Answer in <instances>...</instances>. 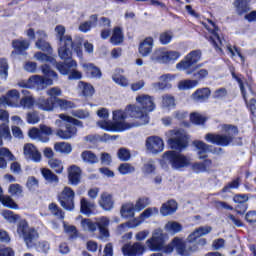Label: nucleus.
Instances as JSON below:
<instances>
[{
    "label": "nucleus",
    "mask_w": 256,
    "mask_h": 256,
    "mask_svg": "<svg viewBox=\"0 0 256 256\" xmlns=\"http://www.w3.org/2000/svg\"><path fill=\"white\" fill-rule=\"evenodd\" d=\"M94 209H95V203L89 202L87 198H81L80 212L82 213V215H87V217H89L90 215H93Z\"/></svg>",
    "instance_id": "38"
},
{
    "label": "nucleus",
    "mask_w": 256,
    "mask_h": 256,
    "mask_svg": "<svg viewBox=\"0 0 256 256\" xmlns=\"http://www.w3.org/2000/svg\"><path fill=\"white\" fill-rule=\"evenodd\" d=\"M125 41V35L123 34V28L116 26L112 30V36L110 37V43L114 46L121 45Z\"/></svg>",
    "instance_id": "37"
},
{
    "label": "nucleus",
    "mask_w": 256,
    "mask_h": 256,
    "mask_svg": "<svg viewBox=\"0 0 256 256\" xmlns=\"http://www.w3.org/2000/svg\"><path fill=\"white\" fill-rule=\"evenodd\" d=\"M117 157L120 161H129L131 159V151L127 148H120L117 151Z\"/></svg>",
    "instance_id": "62"
},
{
    "label": "nucleus",
    "mask_w": 256,
    "mask_h": 256,
    "mask_svg": "<svg viewBox=\"0 0 256 256\" xmlns=\"http://www.w3.org/2000/svg\"><path fill=\"white\" fill-rule=\"evenodd\" d=\"M48 165L50 169H53L54 173H57L58 175H61V173H63V161L57 158H52L48 161Z\"/></svg>",
    "instance_id": "46"
},
{
    "label": "nucleus",
    "mask_w": 256,
    "mask_h": 256,
    "mask_svg": "<svg viewBox=\"0 0 256 256\" xmlns=\"http://www.w3.org/2000/svg\"><path fill=\"white\" fill-rule=\"evenodd\" d=\"M34 57L37 61H41L42 63H51V65H54L60 75H68L71 73V69H77L78 67L77 60L72 58L69 60H63V62H57L53 56H49L43 52H36Z\"/></svg>",
    "instance_id": "10"
},
{
    "label": "nucleus",
    "mask_w": 256,
    "mask_h": 256,
    "mask_svg": "<svg viewBox=\"0 0 256 256\" xmlns=\"http://www.w3.org/2000/svg\"><path fill=\"white\" fill-rule=\"evenodd\" d=\"M40 172L47 183H59V176L53 173L51 169L41 168Z\"/></svg>",
    "instance_id": "42"
},
{
    "label": "nucleus",
    "mask_w": 256,
    "mask_h": 256,
    "mask_svg": "<svg viewBox=\"0 0 256 256\" xmlns=\"http://www.w3.org/2000/svg\"><path fill=\"white\" fill-rule=\"evenodd\" d=\"M197 85H199L197 80L186 79L179 82V89H195Z\"/></svg>",
    "instance_id": "59"
},
{
    "label": "nucleus",
    "mask_w": 256,
    "mask_h": 256,
    "mask_svg": "<svg viewBox=\"0 0 256 256\" xmlns=\"http://www.w3.org/2000/svg\"><path fill=\"white\" fill-rule=\"evenodd\" d=\"M57 201L65 211H73L75 209V191L73 188L66 186L57 195Z\"/></svg>",
    "instance_id": "15"
},
{
    "label": "nucleus",
    "mask_w": 256,
    "mask_h": 256,
    "mask_svg": "<svg viewBox=\"0 0 256 256\" xmlns=\"http://www.w3.org/2000/svg\"><path fill=\"white\" fill-rule=\"evenodd\" d=\"M26 121L29 125H37V123L41 121V117H39V112L37 111L28 112L26 114Z\"/></svg>",
    "instance_id": "60"
},
{
    "label": "nucleus",
    "mask_w": 256,
    "mask_h": 256,
    "mask_svg": "<svg viewBox=\"0 0 256 256\" xmlns=\"http://www.w3.org/2000/svg\"><path fill=\"white\" fill-rule=\"evenodd\" d=\"M209 97H211V89L209 87L198 88L192 95V101L195 103H205L209 101Z\"/></svg>",
    "instance_id": "24"
},
{
    "label": "nucleus",
    "mask_w": 256,
    "mask_h": 256,
    "mask_svg": "<svg viewBox=\"0 0 256 256\" xmlns=\"http://www.w3.org/2000/svg\"><path fill=\"white\" fill-rule=\"evenodd\" d=\"M146 245L150 251H163L165 249V238L163 235L153 236L146 241Z\"/></svg>",
    "instance_id": "25"
},
{
    "label": "nucleus",
    "mask_w": 256,
    "mask_h": 256,
    "mask_svg": "<svg viewBox=\"0 0 256 256\" xmlns=\"http://www.w3.org/2000/svg\"><path fill=\"white\" fill-rule=\"evenodd\" d=\"M81 225L85 231H90V233H95L99 227V222H93L89 218H85L81 221Z\"/></svg>",
    "instance_id": "49"
},
{
    "label": "nucleus",
    "mask_w": 256,
    "mask_h": 256,
    "mask_svg": "<svg viewBox=\"0 0 256 256\" xmlns=\"http://www.w3.org/2000/svg\"><path fill=\"white\" fill-rule=\"evenodd\" d=\"M68 182L70 185L77 186L81 183V168L77 165H71L68 168Z\"/></svg>",
    "instance_id": "27"
},
{
    "label": "nucleus",
    "mask_w": 256,
    "mask_h": 256,
    "mask_svg": "<svg viewBox=\"0 0 256 256\" xmlns=\"http://www.w3.org/2000/svg\"><path fill=\"white\" fill-rule=\"evenodd\" d=\"M0 77L2 79L9 77V62H7V58H0Z\"/></svg>",
    "instance_id": "56"
},
{
    "label": "nucleus",
    "mask_w": 256,
    "mask_h": 256,
    "mask_svg": "<svg viewBox=\"0 0 256 256\" xmlns=\"http://www.w3.org/2000/svg\"><path fill=\"white\" fill-rule=\"evenodd\" d=\"M48 98L39 97L36 100V107L40 109V111H46L51 113L53 111H69V109H73L75 107V103L69 100H65L61 97L63 95V91L59 87H52L46 91Z\"/></svg>",
    "instance_id": "3"
},
{
    "label": "nucleus",
    "mask_w": 256,
    "mask_h": 256,
    "mask_svg": "<svg viewBox=\"0 0 256 256\" xmlns=\"http://www.w3.org/2000/svg\"><path fill=\"white\" fill-rule=\"evenodd\" d=\"M162 105L165 109L171 111V109H175L177 104L175 103V97L169 94H166L162 97Z\"/></svg>",
    "instance_id": "50"
},
{
    "label": "nucleus",
    "mask_w": 256,
    "mask_h": 256,
    "mask_svg": "<svg viewBox=\"0 0 256 256\" xmlns=\"http://www.w3.org/2000/svg\"><path fill=\"white\" fill-rule=\"evenodd\" d=\"M215 204L217 205V207H221L222 209H226L227 211H235L237 215H245L247 209H249V204H247V202L236 204L235 207L229 205L225 201H216Z\"/></svg>",
    "instance_id": "22"
},
{
    "label": "nucleus",
    "mask_w": 256,
    "mask_h": 256,
    "mask_svg": "<svg viewBox=\"0 0 256 256\" xmlns=\"http://www.w3.org/2000/svg\"><path fill=\"white\" fill-rule=\"evenodd\" d=\"M165 229L170 233H180V231H183V225H181L179 222H168L165 225Z\"/></svg>",
    "instance_id": "61"
},
{
    "label": "nucleus",
    "mask_w": 256,
    "mask_h": 256,
    "mask_svg": "<svg viewBox=\"0 0 256 256\" xmlns=\"http://www.w3.org/2000/svg\"><path fill=\"white\" fill-rule=\"evenodd\" d=\"M31 46V42L27 39H14L12 40V47L18 55H22V53H25L27 49Z\"/></svg>",
    "instance_id": "34"
},
{
    "label": "nucleus",
    "mask_w": 256,
    "mask_h": 256,
    "mask_svg": "<svg viewBox=\"0 0 256 256\" xmlns=\"http://www.w3.org/2000/svg\"><path fill=\"white\" fill-rule=\"evenodd\" d=\"M0 203H2L4 207H8V209H19V205H17L13 201V198H11V196L2 195V197L0 198Z\"/></svg>",
    "instance_id": "58"
},
{
    "label": "nucleus",
    "mask_w": 256,
    "mask_h": 256,
    "mask_svg": "<svg viewBox=\"0 0 256 256\" xmlns=\"http://www.w3.org/2000/svg\"><path fill=\"white\" fill-rule=\"evenodd\" d=\"M82 68L88 79H101V77H103V72H101V68L97 67L93 63H83Z\"/></svg>",
    "instance_id": "23"
},
{
    "label": "nucleus",
    "mask_w": 256,
    "mask_h": 256,
    "mask_svg": "<svg viewBox=\"0 0 256 256\" xmlns=\"http://www.w3.org/2000/svg\"><path fill=\"white\" fill-rule=\"evenodd\" d=\"M212 228L211 226H201L196 228L187 238L188 243H195L199 237H203V235H209L211 233Z\"/></svg>",
    "instance_id": "32"
},
{
    "label": "nucleus",
    "mask_w": 256,
    "mask_h": 256,
    "mask_svg": "<svg viewBox=\"0 0 256 256\" xmlns=\"http://www.w3.org/2000/svg\"><path fill=\"white\" fill-rule=\"evenodd\" d=\"M181 57V52L175 50H165V48L156 49L151 59L155 63H160L161 65H173Z\"/></svg>",
    "instance_id": "14"
},
{
    "label": "nucleus",
    "mask_w": 256,
    "mask_h": 256,
    "mask_svg": "<svg viewBox=\"0 0 256 256\" xmlns=\"http://www.w3.org/2000/svg\"><path fill=\"white\" fill-rule=\"evenodd\" d=\"M98 203L104 211H111V209L115 207V200H113V195L109 194L108 192H103L101 194Z\"/></svg>",
    "instance_id": "30"
},
{
    "label": "nucleus",
    "mask_w": 256,
    "mask_h": 256,
    "mask_svg": "<svg viewBox=\"0 0 256 256\" xmlns=\"http://www.w3.org/2000/svg\"><path fill=\"white\" fill-rule=\"evenodd\" d=\"M153 37H146L139 45L138 51L142 57H149L153 51Z\"/></svg>",
    "instance_id": "31"
},
{
    "label": "nucleus",
    "mask_w": 256,
    "mask_h": 256,
    "mask_svg": "<svg viewBox=\"0 0 256 256\" xmlns=\"http://www.w3.org/2000/svg\"><path fill=\"white\" fill-rule=\"evenodd\" d=\"M40 69L46 78L39 75H33L27 81L22 80L18 82V86L22 89H33L36 87V89L43 91L46 87L53 85V79H55V81L59 79L57 72L53 71L48 64L42 65Z\"/></svg>",
    "instance_id": "6"
},
{
    "label": "nucleus",
    "mask_w": 256,
    "mask_h": 256,
    "mask_svg": "<svg viewBox=\"0 0 256 256\" xmlns=\"http://www.w3.org/2000/svg\"><path fill=\"white\" fill-rule=\"evenodd\" d=\"M193 145L198 151V159H200L202 162L193 163L191 166L192 171H194V173H211L213 169V160L207 158L209 156L205 153L219 154L223 152V148H213L212 145H209L201 140H194Z\"/></svg>",
    "instance_id": "5"
},
{
    "label": "nucleus",
    "mask_w": 256,
    "mask_h": 256,
    "mask_svg": "<svg viewBox=\"0 0 256 256\" xmlns=\"http://www.w3.org/2000/svg\"><path fill=\"white\" fill-rule=\"evenodd\" d=\"M150 203L151 201L148 197L139 198L136 201L134 208L136 209V211H143V209H145V207H147V205H149Z\"/></svg>",
    "instance_id": "63"
},
{
    "label": "nucleus",
    "mask_w": 256,
    "mask_h": 256,
    "mask_svg": "<svg viewBox=\"0 0 256 256\" xmlns=\"http://www.w3.org/2000/svg\"><path fill=\"white\" fill-rule=\"evenodd\" d=\"M98 127L100 129H104V131H112V132H123L128 129H133L135 124L129 122H111L107 120H101L98 122Z\"/></svg>",
    "instance_id": "17"
},
{
    "label": "nucleus",
    "mask_w": 256,
    "mask_h": 256,
    "mask_svg": "<svg viewBox=\"0 0 256 256\" xmlns=\"http://www.w3.org/2000/svg\"><path fill=\"white\" fill-rule=\"evenodd\" d=\"M48 210L50 211L51 215L57 217V219H65V212L57 203L52 202L48 205Z\"/></svg>",
    "instance_id": "45"
},
{
    "label": "nucleus",
    "mask_w": 256,
    "mask_h": 256,
    "mask_svg": "<svg viewBox=\"0 0 256 256\" xmlns=\"http://www.w3.org/2000/svg\"><path fill=\"white\" fill-rule=\"evenodd\" d=\"M54 151L57 153H63L64 155H69V153L73 151V147L67 142H57L54 144Z\"/></svg>",
    "instance_id": "44"
},
{
    "label": "nucleus",
    "mask_w": 256,
    "mask_h": 256,
    "mask_svg": "<svg viewBox=\"0 0 256 256\" xmlns=\"http://www.w3.org/2000/svg\"><path fill=\"white\" fill-rule=\"evenodd\" d=\"M127 115L129 117V113H127V106H126L125 111L115 110L113 112V121H114V123H125V119H127Z\"/></svg>",
    "instance_id": "54"
},
{
    "label": "nucleus",
    "mask_w": 256,
    "mask_h": 256,
    "mask_svg": "<svg viewBox=\"0 0 256 256\" xmlns=\"http://www.w3.org/2000/svg\"><path fill=\"white\" fill-rule=\"evenodd\" d=\"M244 219L248 225H256V210H249Z\"/></svg>",
    "instance_id": "64"
},
{
    "label": "nucleus",
    "mask_w": 256,
    "mask_h": 256,
    "mask_svg": "<svg viewBox=\"0 0 256 256\" xmlns=\"http://www.w3.org/2000/svg\"><path fill=\"white\" fill-rule=\"evenodd\" d=\"M24 155L25 157H29L34 163H39L41 161V152L31 143L24 145Z\"/></svg>",
    "instance_id": "28"
},
{
    "label": "nucleus",
    "mask_w": 256,
    "mask_h": 256,
    "mask_svg": "<svg viewBox=\"0 0 256 256\" xmlns=\"http://www.w3.org/2000/svg\"><path fill=\"white\" fill-rule=\"evenodd\" d=\"M208 23L212 26V28L206 26L207 31L210 33L209 36H205L207 41L214 47L215 51H222L223 47V39L219 36V26L213 22V20H208Z\"/></svg>",
    "instance_id": "16"
},
{
    "label": "nucleus",
    "mask_w": 256,
    "mask_h": 256,
    "mask_svg": "<svg viewBox=\"0 0 256 256\" xmlns=\"http://www.w3.org/2000/svg\"><path fill=\"white\" fill-rule=\"evenodd\" d=\"M36 35H38V39L35 42L37 49H40V51H44L45 53H52L53 48L51 47V44L47 42V32H45V30H37Z\"/></svg>",
    "instance_id": "21"
},
{
    "label": "nucleus",
    "mask_w": 256,
    "mask_h": 256,
    "mask_svg": "<svg viewBox=\"0 0 256 256\" xmlns=\"http://www.w3.org/2000/svg\"><path fill=\"white\" fill-rule=\"evenodd\" d=\"M168 134L170 138L167 140V145L172 151L181 153V151H185L189 147L191 136L184 129L176 128L168 131Z\"/></svg>",
    "instance_id": "11"
},
{
    "label": "nucleus",
    "mask_w": 256,
    "mask_h": 256,
    "mask_svg": "<svg viewBox=\"0 0 256 256\" xmlns=\"http://www.w3.org/2000/svg\"><path fill=\"white\" fill-rule=\"evenodd\" d=\"M173 245L178 255L189 256V252H187V246L179 238L173 239Z\"/></svg>",
    "instance_id": "48"
},
{
    "label": "nucleus",
    "mask_w": 256,
    "mask_h": 256,
    "mask_svg": "<svg viewBox=\"0 0 256 256\" xmlns=\"http://www.w3.org/2000/svg\"><path fill=\"white\" fill-rule=\"evenodd\" d=\"M135 205L126 203L121 206L120 215L123 219H133L135 217Z\"/></svg>",
    "instance_id": "39"
},
{
    "label": "nucleus",
    "mask_w": 256,
    "mask_h": 256,
    "mask_svg": "<svg viewBox=\"0 0 256 256\" xmlns=\"http://www.w3.org/2000/svg\"><path fill=\"white\" fill-rule=\"evenodd\" d=\"M239 187H241V177H237L229 182L227 185H225L221 189L220 193H229L231 189H239Z\"/></svg>",
    "instance_id": "52"
},
{
    "label": "nucleus",
    "mask_w": 256,
    "mask_h": 256,
    "mask_svg": "<svg viewBox=\"0 0 256 256\" xmlns=\"http://www.w3.org/2000/svg\"><path fill=\"white\" fill-rule=\"evenodd\" d=\"M61 120H58L56 123L58 125V129L56 130V137L62 139L63 141H69V139H73V137H77L78 127L83 129V122L73 116L60 114Z\"/></svg>",
    "instance_id": "7"
},
{
    "label": "nucleus",
    "mask_w": 256,
    "mask_h": 256,
    "mask_svg": "<svg viewBox=\"0 0 256 256\" xmlns=\"http://www.w3.org/2000/svg\"><path fill=\"white\" fill-rule=\"evenodd\" d=\"M145 147L148 153L159 155V153H162L163 149H165V142H163V138L159 136H150L145 141Z\"/></svg>",
    "instance_id": "18"
},
{
    "label": "nucleus",
    "mask_w": 256,
    "mask_h": 256,
    "mask_svg": "<svg viewBox=\"0 0 256 256\" xmlns=\"http://www.w3.org/2000/svg\"><path fill=\"white\" fill-rule=\"evenodd\" d=\"M223 129L228 134L207 133L205 141L219 147H229L235 141V136L239 135V128L233 124H225ZM229 131H232V133H229Z\"/></svg>",
    "instance_id": "8"
},
{
    "label": "nucleus",
    "mask_w": 256,
    "mask_h": 256,
    "mask_svg": "<svg viewBox=\"0 0 256 256\" xmlns=\"http://www.w3.org/2000/svg\"><path fill=\"white\" fill-rule=\"evenodd\" d=\"M56 39L58 41V57L62 61H69L73 59V51L76 53L78 59H83V44L81 42L73 41L71 35H65L66 29L63 25L55 27Z\"/></svg>",
    "instance_id": "2"
},
{
    "label": "nucleus",
    "mask_w": 256,
    "mask_h": 256,
    "mask_svg": "<svg viewBox=\"0 0 256 256\" xmlns=\"http://www.w3.org/2000/svg\"><path fill=\"white\" fill-rule=\"evenodd\" d=\"M230 73L232 75V79H235V81L238 83L240 87L242 99L244 100L246 108L250 113V117L256 118V99L251 98L249 100L247 98V90L245 89V82H243V79H245V76H243V74L235 73V67L233 66L230 67Z\"/></svg>",
    "instance_id": "12"
},
{
    "label": "nucleus",
    "mask_w": 256,
    "mask_h": 256,
    "mask_svg": "<svg viewBox=\"0 0 256 256\" xmlns=\"http://www.w3.org/2000/svg\"><path fill=\"white\" fill-rule=\"evenodd\" d=\"M21 94L17 91V89H12L7 92L6 95L0 96V105H8L9 107H13V101L11 99H19Z\"/></svg>",
    "instance_id": "36"
},
{
    "label": "nucleus",
    "mask_w": 256,
    "mask_h": 256,
    "mask_svg": "<svg viewBox=\"0 0 256 256\" xmlns=\"http://www.w3.org/2000/svg\"><path fill=\"white\" fill-rule=\"evenodd\" d=\"M122 253L125 256H141L145 253V245L141 244V242H135L133 245L130 243L124 244Z\"/></svg>",
    "instance_id": "20"
},
{
    "label": "nucleus",
    "mask_w": 256,
    "mask_h": 256,
    "mask_svg": "<svg viewBox=\"0 0 256 256\" xmlns=\"http://www.w3.org/2000/svg\"><path fill=\"white\" fill-rule=\"evenodd\" d=\"M203 53L200 49L190 51L180 62L176 64L178 71H185L186 75H193L195 81H204L209 77V70L200 69L203 64H197L201 61ZM197 69H200L197 71Z\"/></svg>",
    "instance_id": "4"
},
{
    "label": "nucleus",
    "mask_w": 256,
    "mask_h": 256,
    "mask_svg": "<svg viewBox=\"0 0 256 256\" xmlns=\"http://www.w3.org/2000/svg\"><path fill=\"white\" fill-rule=\"evenodd\" d=\"M233 6L237 15L243 17L251 11V0H234Z\"/></svg>",
    "instance_id": "26"
},
{
    "label": "nucleus",
    "mask_w": 256,
    "mask_h": 256,
    "mask_svg": "<svg viewBox=\"0 0 256 256\" xmlns=\"http://www.w3.org/2000/svg\"><path fill=\"white\" fill-rule=\"evenodd\" d=\"M15 159V155L9 148H0V169H7V161H15Z\"/></svg>",
    "instance_id": "33"
},
{
    "label": "nucleus",
    "mask_w": 256,
    "mask_h": 256,
    "mask_svg": "<svg viewBox=\"0 0 256 256\" xmlns=\"http://www.w3.org/2000/svg\"><path fill=\"white\" fill-rule=\"evenodd\" d=\"M153 213L155 215H157L159 213V208H157V207L147 208L140 214L139 218H134V219L126 222V225L130 229H135V227H139V225L143 223V220L149 219V217H151V215H153Z\"/></svg>",
    "instance_id": "19"
},
{
    "label": "nucleus",
    "mask_w": 256,
    "mask_h": 256,
    "mask_svg": "<svg viewBox=\"0 0 256 256\" xmlns=\"http://www.w3.org/2000/svg\"><path fill=\"white\" fill-rule=\"evenodd\" d=\"M160 165L162 169H169V165H171L172 169H185V167H189L191 162L189 158L181 152H177L175 150H168L163 153L162 159H160Z\"/></svg>",
    "instance_id": "9"
},
{
    "label": "nucleus",
    "mask_w": 256,
    "mask_h": 256,
    "mask_svg": "<svg viewBox=\"0 0 256 256\" xmlns=\"http://www.w3.org/2000/svg\"><path fill=\"white\" fill-rule=\"evenodd\" d=\"M107 227H109V219L102 218L98 222V228L97 229H99L100 236L104 237L105 239H107V237H109V229H107Z\"/></svg>",
    "instance_id": "47"
},
{
    "label": "nucleus",
    "mask_w": 256,
    "mask_h": 256,
    "mask_svg": "<svg viewBox=\"0 0 256 256\" xmlns=\"http://www.w3.org/2000/svg\"><path fill=\"white\" fill-rule=\"evenodd\" d=\"M173 31L166 30L159 34V43L160 45H169L173 41Z\"/></svg>",
    "instance_id": "51"
},
{
    "label": "nucleus",
    "mask_w": 256,
    "mask_h": 256,
    "mask_svg": "<svg viewBox=\"0 0 256 256\" xmlns=\"http://www.w3.org/2000/svg\"><path fill=\"white\" fill-rule=\"evenodd\" d=\"M78 87L79 89H82L83 97H93V95H95V87L89 82L80 81Z\"/></svg>",
    "instance_id": "41"
},
{
    "label": "nucleus",
    "mask_w": 256,
    "mask_h": 256,
    "mask_svg": "<svg viewBox=\"0 0 256 256\" xmlns=\"http://www.w3.org/2000/svg\"><path fill=\"white\" fill-rule=\"evenodd\" d=\"M136 102L139 106L135 104H129L127 106V113L132 119H136L132 123L134 127H141V125H147L149 123V113H153V110L156 109L155 100L153 96L148 94H141L136 97Z\"/></svg>",
    "instance_id": "1"
},
{
    "label": "nucleus",
    "mask_w": 256,
    "mask_h": 256,
    "mask_svg": "<svg viewBox=\"0 0 256 256\" xmlns=\"http://www.w3.org/2000/svg\"><path fill=\"white\" fill-rule=\"evenodd\" d=\"M3 139L5 141H11V139H13L11 129L7 123L0 124V147H3Z\"/></svg>",
    "instance_id": "40"
},
{
    "label": "nucleus",
    "mask_w": 256,
    "mask_h": 256,
    "mask_svg": "<svg viewBox=\"0 0 256 256\" xmlns=\"http://www.w3.org/2000/svg\"><path fill=\"white\" fill-rule=\"evenodd\" d=\"M17 233L19 237H22L24 243H26V247H35V239L39 237V233L35 228H29V222L25 219L19 220L17 224Z\"/></svg>",
    "instance_id": "13"
},
{
    "label": "nucleus",
    "mask_w": 256,
    "mask_h": 256,
    "mask_svg": "<svg viewBox=\"0 0 256 256\" xmlns=\"http://www.w3.org/2000/svg\"><path fill=\"white\" fill-rule=\"evenodd\" d=\"M2 216L4 219H6V221H8V223H17V221L21 219V215L15 214V212L11 210H4L2 212Z\"/></svg>",
    "instance_id": "55"
},
{
    "label": "nucleus",
    "mask_w": 256,
    "mask_h": 256,
    "mask_svg": "<svg viewBox=\"0 0 256 256\" xmlns=\"http://www.w3.org/2000/svg\"><path fill=\"white\" fill-rule=\"evenodd\" d=\"M81 158L84 163H89L90 165H95V163H99V158L93 151L85 150L81 153Z\"/></svg>",
    "instance_id": "43"
},
{
    "label": "nucleus",
    "mask_w": 256,
    "mask_h": 256,
    "mask_svg": "<svg viewBox=\"0 0 256 256\" xmlns=\"http://www.w3.org/2000/svg\"><path fill=\"white\" fill-rule=\"evenodd\" d=\"M98 22H99V16L97 14H92L90 16L89 21L82 22L79 25V31H81V33H89V31H91L93 27H97Z\"/></svg>",
    "instance_id": "35"
},
{
    "label": "nucleus",
    "mask_w": 256,
    "mask_h": 256,
    "mask_svg": "<svg viewBox=\"0 0 256 256\" xmlns=\"http://www.w3.org/2000/svg\"><path fill=\"white\" fill-rule=\"evenodd\" d=\"M177 209H179L177 201L170 199L162 204V206L160 207V213L162 217H167L169 215H173V213H176Z\"/></svg>",
    "instance_id": "29"
},
{
    "label": "nucleus",
    "mask_w": 256,
    "mask_h": 256,
    "mask_svg": "<svg viewBox=\"0 0 256 256\" xmlns=\"http://www.w3.org/2000/svg\"><path fill=\"white\" fill-rule=\"evenodd\" d=\"M190 121L193 125H205V123H207V117L197 112H193L190 114Z\"/></svg>",
    "instance_id": "57"
},
{
    "label": "nucleus",
    "mask_w": 256,
    "mask_h": 256,
    "mask_svg": "<svg viewBox=\"0 0 256 256\" xmlns=\"http://www.w3.org/2000/svg\"><path fill=\"white\" fill-rule=\"evenodd\" d=\"M35 105H37V101L33 96H25L20 100V107H23V109H33Z\"/></svg>",
    "instance_id": "53"
}]
</instances>
